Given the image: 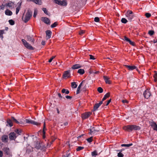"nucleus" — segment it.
Here are the masks:
<instances>
[{
  "mask_svg": "<svg viewBox=\"0 0 157 157\" xmlns=\"http://www.w3.org/2000/svg\"><path fill=\"white\" fill-rule=\"evenodd\" d=\"M128 42L131 45L133 46H135V43L134 42L132 41L131 40H130Z\"/></svg>",
  "mask_w": 157,
  "mask_h": 157,
  "instance_id": "48",
  "label": "nucleus"
},
{
  "mask_svg": "<svg viewBox=\"0 0 157 157\" xmlns=\"http://www.w3.org/2000/svg\"><path fill=\"white\" fill-rule=\"evenodd\" d=\"M110 95V93L109 92L107 93L104 96L103 98H102V101H104L107 98H109Z\"/></svg>",
  "mask_w": 157,
  "mask_h": 157,
  "instance_id": "26",
  "label": "nucleus"
},
{
  "mask_svg": "<svg viewBox=\"0 0 157 157\" xmlns=\"http://www.w3.org/2000/svg\"><path fill=\"white\" fill-rule=\"evenodd\" d=\"M14 5V3L12 2H9L5 4V6H8L10 7H12Z\"/></svg>",
  "mask_w": 157,
  "mask_h": 157,
  "instance_id": "24",
  "label": "nucleus"
},
{
  "mask_svg": "<svg viewBox=\"0 0 157 157\" xmlns=\"http://www.w3.org/2000/svg\"><path fill=\"white\" fill-rule=\"evenodd\" d=\"M65 98H67V99H71L72 98V97L71 96H66V97H65Z\"/></svg>",
  "mask_w": 157,
  "mask_h": 157,
  "instance_id": "62",
  "label": "nucleus"
},
{
  "mask_svg": "<svg viewBox=\"0 0 157 157\" xmlns=\"http://www.w3.org/2000/svg\"><path fill=\"white\" fill-rule=\"evenodd\" d=\"M8 140V136L7 135H3L2 137V140L3 142L6 143Z\"/></svg>",
  "mask_w": 157,
  "mask_h": 157,
  "instance_id": "15",
  "label": "nucleus"
},
{
  "mask_svg": "<svg viewBox=\"0 0 157 157\" xmlns=\"http://www.w3.org/2000/svg\"><path fill=\"white\" fill-rule=\"evenodd\" d=\"M71 86L72 88H75L77 86V85L76 84L75 82H73L71 83Z\"/></svg>",
  "mask_w": 157,
  "mask_h": 157,
  "instance_id": "28",
  "label": "nucleus"
},
{
  "mask_svg": "<svg viewBox=\"0 0 157 157\" xmlns=\"http://www.w3.org/2000/svg\"><path fill=\"white\" fill-rule=\"evenodd\" d=\"M62 77L63 78H68L71 77L70 70L66 71L64 72Z\"/></svg>",
  "mask_w": 157,
  "mask_h": 157,
  "instance_id": "7",
  "label": "nucleus"
},
{
  "mask_svg": "<svg viewBox=\"0 0 157 157\" xmlns=\"http://www.w3.org/2000/svg\"><path fill=\"white\" fill-rule=\"evenodd\" d=\"M145 16L147 18H149L151 16V14L148 13H147L145 14Z\"/></svg>",
  "mask_w": 157,
  "mask_h": 157,
  "instance_id": "47",
  "label": "nucleus"
},
{
  "mask_svg": "<svg viewBox=\"0 0 157 157\" xmlns=\"http://www.w3.org/2000/svg\"><path fill=\"white\" fill-rule=\"evenodd\" d=\"M103 78L106 83L108 84H111V82L110 80H109V78L108 77L105 76H103Z\"/></svg>",
  "mask_w": 157,
  "mask_h": 157,
  "instance_id": "17",
  "label": "nucleus"
},
{
  "mask_svg": "<svg viewBox=\"0 0 157 157\" xmlns=\"http://www.w3.org/2000/svg\"><path fill=\"white\" fill-rule=\"evenodd\" d=\"M122 102L124 104H128V101L126 100H122Z\"/></svg>",
  "mask_w": 157,
  "mask_h": 157,
  "instance_id": "53",
  "label": "nucleus"
},
{
  "mask_svg": "<svg viewBox=\"0 0 157 157\" xmlns=\"http://www.w3.org/2000/svg\"><path fill=\"white\" fill-rule=\"evenodd\" d=\"M89 56H90V59H93V60H94L95 59V58H94V57L92 55H90Z\"/></svg>",
  "mask_w": 157,
  "mask_h": 157,
  "instance_id": "56",
  "label": "nucleus"
},
{
  "mask_svg": "<svg viewBox=\"0 0 157 157\" xmlns=\"http://www.w3.org/2000/svg\"><path fill=\"white\" fill-rule=\"evenodd\" d=\"M54 2L56 4L63 6H66L67 4V1L66 0H63L62 1L54 0Z\"/></svg>",
  "mask_w": 157,
  "mask_h": 157,
  "instance_id": "5",
  "label": "nucleus"
},
{
  "mask_svg": "<svg viewBox=\"0 0 157 157\" xmlns=\"http://www.w3.org/2000/svg\"><path fill=\"white\" fill-rule=\"evenodd\" d=\"M100 105L98 103H96L94 105L93 111H95L97 110L98 109Z\"/></svg>",
  "mask_w": 157,
  "mask_h": 157,
  "instance_id": "25",
  "label": "nucleus"
},
{
  "mask_svg": "<svg viewBox=\"0 0 157 157\" xmlns=\"http://www.w3.org/2000/svg\"><path fill=\"white\" fill-rule=\"evenodd\" d=\"M41 145L40 143L37 144L36 147L38 149H40L41 147Z\"/></svg>",
  "mask_w": 157,
  "mask_h": 157,
  "instance_id": "41",
  "label": "nucleus"
},
{
  "mask_svg": "<svg viewBox=\"0 0 157 157\" xmlns=\"http://www.w3.org/2000/svg\"><path fill=\"white\" fill-rule=\"evenodd\" d=\"M98 154L96 151H94L91 153V155L92 156L95 157Z\"/></svg>",
  "mask_w": 157,
  "mask_h": 157,
  "instance_id": "32",
  "label": "nucleus"
},
{
  "mask_svg": "<svg viewBox=\"0 0 157 157\" xmlns=\"http://www.w3.org/2000/svg\"><path fill=\"white\" fill-rule=\"evenodd\" d=\"M133 145V144L132 143L128 144H122L121 145V146L122 147H129L130 146H132Z\"/></svg>",
  "mask_w": 157,
  "mask_h": 157,
  "instance_id": "31",
  "label": "nucleus"
},
{
  "mask_svg": "<svg viewBox=\"0 0 157 157\" xmlns=\"http://www.w3.org/2000/svg\"><path fill=\"white\" fill-rule=\"evenodd\" d=\"M58 95L60 99H61L62 98H63L64 99H65V98L64 97L63 98L62 97V96H61V95L60 93H58Z\"/></svg>",
  "mask_w": 157,
  "mask_h": 157,
  "instance_id": "57",
  "label": "nucleus"
},
{
  "mask_svg": "<svg viewBox=\"0 0 157 157\" xmlns=\"http://www.w3.org/2000/svg\"><path fill=\"white\" fill-rule=\"evenodd\" d=\"M52 32L50 30H47L46 31L47 39H49L51 37Z\"/></svg>",
  "mask_w": 157,
  "mask_h": 157,
  "instance_id": "18",
  "label": "nucleus"
},
{
  "mask_svg": "<svg viewBox=\"0 0 157 157\" xmlns=\"http://www.w3.org/2000/svg\"><path fill=\"white\" fill-rule=\"evenodd\" d=\"M121 151L118 153L117 154V156L118 157H123L124 156V155L121 153V151Z\"/></svg>",
  "mask_w": 157,
  "mask_h": 157,
  "instance_id": "43",
  "label": "nucleus"
},
{
  "mask_svg": "<svg viewBox=\"0 0 157 157\" xmlns=\"http://www.w3.org/2000/svg\"><path fill=\"white\" fill-rule=\"evenodd\" d=\"M94 21L96 22H98L100 21L99 18L98 17H95L94 19Z\"/></svg>",
  "mask_w": 157,
  "mask_h": 157,
  "instance_id": "50",
  "label": "nucleus"
},
{
  "mask_svg": "<svg viewBox=\"0 0 157 157\" xmlns=\"http://www.w3.org/2000/svg\"><path fill=\"white\" fill-rule=\"evenodd\" d=\"M121 22L124 24L126 23L127 22H128L127 20V19L125 18H122L121 19Z\"/></svg>",
  "mask_w": 157,
  "mask_h": 157,
  "instance_id": "35",
  "label": "nucleus"
},
{
  "mask_svg": "<svg viewBox=\"0 0 157 157\" xmlns=\"http://www.w3.org/2000/svg\"><path fill=\"white\" fill-rule=\"evenodd\" d=\"M9 139L10 140H15L17 136H16V133L14 132H11L9 134Z\"/></svg>",
  "mask_w": 157,
  "mask_h": 157,
  "instance_id": "9",
  "label": "nucleus"
},
{
  "mask_svg": "<svg viewBox=\"0 0 157 157\" xmlns=\"http://www.w3.org/2000/svg\"><path fill=\"white\" fill-rule=\"evenodd\" d=\"M21 8L19 6H17L16 9V13L17 14L18 13Z\"/></svg>",
  "mask_w": 157,
  "mask_h": 157,
  "instance_id": "49",
  "label": "nucleus"
},
{
  "mask_svg": "<svg viewBox=\"0 0 157 157\" xmlns=\"http://www.w3.org/2000/svg\"><path fill=\"white\" fill-rule=\"evenodd\" d=\"M58 25L57 23L56 22H55L53 24L51 25V27L53 28L56 27Z\"/></svg>",
  "mask_w": 157,
  "mask_h": 157,
  "instance_id": "40",
  "label": "nucleus"
},
{
  "mask_svg": "<svg viewBox=\"0 0 157 157\" xmlns=\"http://www.w3.org/2000/svg\"><path fill=\"white\" fill-rule=\"evenodd\" d=\"M4 33V30H0V37L2 39H3V34Z\"/></svg>",
  "mask_w": 157,
  "mask_h": 157,
  "instance_id": "29",
  "label": "nucleus"
},
{
  "mask_svg": "<svg viewBox=\"0 0 157 157\" xmlns=\"http://www.w3.org/2000/svg\"><path fill=\"white\" fill-rule=\"evenodd\" d=\"M42 10L44 11V13H45L46 14L48 15V11L45 8H43L42 9Z\"/></svg>",
  "mask_w": 157,
  "mask_h": 157,
  "instance_id": "44",
  "label": "nucleus"
},
{
  "mask_svg": "<svg viewBox=\"0 0 157 157\" xmlns=\"http://www.w3.org/2000/svg\"><path fill=\"white\" fill-rule=\"evenodd\" d=\"M22 131L21 130V129H17L15 130V132H16V133L18 134V135H21Z\"/></svg>",
  "mask_w": 157,
  "mask_h": 157,
  "instance_id": "30",
  "label": "nucleus"
},
{
  "mask_svg": "<svg viewBox=\"0 0 157 157\" xmlns=\"http://www.w3.org/2000/svg\"><path fill=\"white\" fill-rule=\"evenodd\" d=\"M12 121H13V120L11 119V120L9 119H7L6 121L7 123L6 125H9V126L10 127L13 126V124L12 122Z\"/></svg>",
  "mask_w": 157,
  "mask_h": 157,
  "instance_id": "20",
  "label": "nucleus"
},
{
  "mask_svg": "<svg viewBox=\"0 0 157 157\" xmlns=\"http://www.w3.org/2000/svg\"><path fill=\"white\" fill-rule=\"evenodd\" d=\"M69 151H67L65 155H63V157H68L70 155V154L69 153Z\"/></svg>",
  "mask_w": 157,
  "mask_h": 157,
  "instance_id": "37",
  "label": "nucleus"
},
{
  "mask_svg": "<svg viewBox=\"0 0 157 157\" xmlns=\"http://www.w3.org/2000/svg\"><path fill=\"white\" fill-rule=\"evenodd\" d=\"M21 41L23 43V44L24 46L27 48L29 49L30 50H33V48L32 47L31 45L29 43L27 42V41L24 39H22Z\"/></svg>",
  "mask_w": 157,
  "mask_h": 157,
  "instance_id": "4",
  "label": "nucleus"
},
{
  "mask_svg": "<svg viewBox=\"0 0 157 157\" xmlns=\"http://www.w3.org/2000/svg\"><path fill=\"white\" fill-rule=\"evenodd\" d=\"M11 119L13 120V122H14L17 124H23V123L22 121H21L19 122L13 117H11Z\"/></svg>",
  "mask_w": 157,
  "mask_h": 157,
  "instance_id": "19",
  "label": "nucleus"
},
{
  "mask_svg": "<svg viewBox=\"0 0 157 157\" xmlns=\"http://www.w3.org/2000/svg\"><path fill=\"white\" fill-rule=\"evenodd\" d=\"M148 33L150 36H152L154 34V32L153 30H149L148 32Z\"/></svg>",
  "mask_w": 157,
  "mask_h": 157,
  "instance_id": "42",
  "label": "nucleus"
},
{
  "mask_svg": "<svg viewBox=\"0 0 157 157\" xmlns=\"http://www.w3.org/2000/svg\"><path fill=\"white\" fill-rule=\"evenodd\" d=\"M111 99H110L107 102V103L106 102H105L104 103V104L106 106L108 105L109 103L111 101Z\"/></svg>",
  "mask_w": 157,
  "mask_h": 157,
  "instance_id": "46",
  "label": "nucleus"
},
{
  "mask_svg": "<svg viewBox=\"0 0 157 157\" xmlns=\"http://www.w3.org/2000/svg\"><path fill=\"white\" fill-rule=\"evenodd\" d=\"M26 37L27 38V40L28 41L31 42L33 44H34L35 42V40L33 37V36L30 35H27Z\"/></svg>",
  "mask_w": 157,
  "mask_h": 157,
  "instance_id": "14",
  "label": "nucleus"
},
{
  "mask_svg": "<svg viewBox=\"0 0 157 157\" xmlns=\"http://www.w3.org/2000/svg\"><path fill=\"white\" fill-rule=\"evenodd\" d=\"M85 82V80H84L82 81L80 83V84L78 86H80L81 87V86H82V83L84 82Z\"/></svg>",
  "mask_w": 157,
  "mask_h": 157,
  "instance_id": "61",
  "label": "nucleus"
},
{
  "mask_svg": "<svg viewBox=\"0 0 157 157\" xmlns=\"http://www.w3.org/2000/svg\"><path fill=\"white\" fill-rule=\"evenodd\" d=\"M124 66L128 69V70L132 71L135 69H136V70L138 71V69L137 67L135 66H129L127 65H124Z\"/></svg>",
  "mask_w": 157,
  "mask_h": 157,
  "instance_id": "12",
  "label": "nucleus"
},
{
  "mask_svg": "<svg viewBox=\"0 0 157 157\" xmlns=\"http://www.w3.org/2000/svg\"><path fill=\"white\" fill-rule=\"evenodd\" d=\"M5 14L8 16H11L12 14V11L8 9H7L5 11Z\"/></svg>",
  "mask_w": 157,
  "mask_h": 157,
  "instance_id": "23",
  "label": "nucleus"
},
{
  "mask_svg": "<svg viewBox=\"0 0 157 157\" xmlns=\"http://www.w3.org/2000/svg\"><path fill=\"white\" fill-rule=\"evenodd\" d=\"M5 6V4L4 5L2 4L1 6H0V8L1 9L3 10L4 8V7Z\"/></svg>",
  "mask_w": 157,
  "mask_h": 157,
  "instance_id": "58",
  "label": "nucleus"
},
{
  "mask_svg": "<svg viewBox=\"0 0 157 157\" xmlns=\"http://www.w3.org/2000/svg\"><path fill=\"white\" fill-rule=\"evenodd\" d=\"M77 72L80 75H83L85 73L84 70L83 69H80L78 70Z\"/></svg>",
  "mask_w": 157,
  "mask_h": 157,
  "instance_id": "27",
  "label": "nucleus"
},
{
  "mask_svg": "<svg viewBox=\"0 0 157 157\" xmlns=\"http://www.w3.org/2000/svg\"><path fill=\"white\" fill-rule=\"evenodd\" d=\"M5 154L9 156H12L11 152L10 151L9 148L7 147H4L3 149Z\"/></svg>",
  "mask_w": 157,
  "mask_h": 157,
  "instance_id": "8",
  "label": "nucleus"
},
{
  "mask_svg": "<svg viewBox=\"0 0 157 157\" xmlns=\"http://www.w3.org/2000/svg\"><path fill=\"white\" fill-rule=\"evenodd\" d=\"M91 114L92 113L90 112H85L82 114V118L83 120L85 119L88 118Z\"/></svg>",
  "mask_w": 157,
  "mask_h": 157,
  "instance_id": "10",
  "label": "nucleus"
},
{
  "mask_svg": "<svg viewBox=\"0 0 157 157\" xmlns=\"http://www.w3.org/2000/svg\"><path fill=\"white\" fill-rule=\"evenodd\" d=\"M32 11L30 10H28L24 21L25 23H27L30 19L32 16Z\"/></svg>",
  "mask_w": 157,
  "mask_h": 157,
  "instance_id": "3",
  "label": "nucleus"
},
{
  "mask_svg": "<svg viewBox=\"0 0 157 157\" xmlns=\"http://www.w3.org/2000/svg\"><path fill=\"white\" fill-rule=\"evenodd\" d=\"M25 121L26 123L29 124H33V121L32 120H29L28 119H26Z\"/></svg>",
  "mask_w": 157,
  "mask_h": 157,
  "instance_id": "38",
  "label": "nucleus"
},
{
  "mask_svg": "<svg viewBox=\"0 0 157 157\" xmlns=\"http://www.w3.org/2000/svg\"><path fill=\"white\" fill-rule=\"evenodd\" d=\"M155 72L156 73L154 75V78L155 77V78H157V72H156V71H155Z\"/></svg>",
  "mask_w": 157,
  "mask_h": 157,
  "instance_id": "64",
  "label": "nucleus"
},
{
  "mask_svg": "<svg viewBox=\"0 0 157 157\" xmlns=\"http://www.w3.org/2000/svg\"><path fill=\"white\" fill-rule=\"evenodd\" d=\"M3 155V153L2 151L0 150V157H2Z\"/></svg>",
  "mask_w": 157,
  "mask_h": 157,
  "instance_id": "63",
  "label": "nucleus"
},
{
  "mask_svg": "<svg viewBox=\"0 0 157 157\" xmlns=\"http://www.w3.org/2000/svg\"><path fill=\"white\" fill-rule=\"evenodd\" d=\"M90 132L89 133L90 134H95L97 132H98L99 131V130L96 127L91 126L89 129Z\"/></svg>",
  "mask_w": 157,
  "mask_h": 157,
  "instance_id": "6",
  "label": "nucleus"
},
{
  "mask_svg": "<svg viewBox=\"0 0 157 157\" xmlns=\"http://www.w3.org/2000/svg\"><path fill=\"white\" fill-rule=\"evenodd\" d=\"M27 1L33 2L36 4L41 5L42 2L41 0H26Z\"/></svg>",
  "mask_w": 157,
  "mask_h": 157,
  "instance_id": "16",
  "label": "nucleus"
},
{
  "mask_svg": "<svg viewBox=\"0 0 157 157\" xmlns=\"http://www.w3.org/2000/svg\"><path fill=\"white\" fill-rule=\"evenodd\" d=\"M92 138H93V137H91L89 138H87V140L88 142L90 143V142H92L93 140Z\"/></svg>",
  "mask_w": 157,
  "mask_h": 157,
  "instance_id": "45",
  "label": "nucleus"
},
{
  "mask_svg": "<svg viewBox=\"0 0 157 157\" xmlns=\"http://www.w3.org/2000/svg\"><path fill=\"white\" fill-rule=\"evenodd\" d=\"M123 128L124 130L129 132H131L133 130H137L140 129V127L135 125H128L124 127Z\"/></svg>",
  "mask_w": 157,
  "mask_h": 157,
  "instance_id": "1",
  "label": "nucleus"
},
{
  "mask_svg": "<svg viewBox=\"0 0 157 157\" xmlns=\"http://www.w3.org/2000/svg\"><path fill=\"white\" fill-rule=\"evenodd\" d=\"M41 21L44 23L50 25V21L49 19L46 17H42L41 18Z\"/></svg>",
  "mask_w": 157,
  "mask_h": 157,
  "instance_id": "13",
  "label": "nucleus"
},
{
  "mask_svg": "<svg viewBox=\"0 0 157 157\" xmlns=\"http://www.w3.org/2000/svg\"><path fill=\"white\" fill-rule=\"evenodd\" d=\"M143 95L145 98L148 99L151 96V94L150 91L147 89L144 91Z\"/></svg>",
  "mask_w": 157,
  "mask_h": 157,
  "instance_id": "11",
  "label": "nucleus"
},
{
  "mask_svg": "<svg viewBox=\"0 0 157 157\" xmlns=\"http://www.w3.org/2000/svg\"><path fill=\"white\" fill-rule=\"evenodd\" d=\"M151 126L153 127L154 130L157 131V124L155 122H152Z\"/></svg>",
  "mask_w": 157,
  "mask_h": 157,
  "instance_id": "22",
  "label": "nucleus"
},
{
  "mask_svg": "<svg viewBox=\"0 0 157 157\" xmlns=\"http://www.w3.org/2000/svg\"><path fill=\"white\" fill-rule=\"evenodd\" d=\"M81 87L79 86L77 88V91H76V94H78L79 93H80V89Z\"/></svg>",
  "mask_w": 157,
  "mask_h": 157,
  "instance_id": "52",
  "label": "nucleus"
},
{
  "mask_svg": "<svg viewBox=\"0 0 157 157\" xmlns=\"http://www.w3.org/2000/svg\"><path fill=\"white\" fill-rule=\"evenodd\" d=\"M124 40L126 42H128L130 40V39L129 38H128V37H126V36H125L124 37Z\"/></svg>",
  "mask_w": 157,
  "mask_h": 157,
  "instance_id": "51",
  "label": "nucleus"
},
{
  "mask_svg": "<svg viewBox=\"0 0 157 157\" xmlns=\"http://www.w3.org/2000/svg\"><path fill=\"white\" fill-rule=\"evenodd\" d=\"M9 24L12 25H14L15 24L14 21L12 19L9 20Z\"/></svg>",
  "mask_w": 157,
  "mask_h": 157,
  "instance_id": "36",
  "label": "nucleus"
},
{
  "mask_svg": "<svg viewBox=\"0 0 157 157\" xmlns=\"http://www.w3.org/2000/svg\"><path fill=\"white\" fill-rule=\"evenodd\" d=\"M40 124H41L40 123H38V122H35L34 121H33V124L36 125L37 126H40Z\"/></svg>",
  "mask_w": 157,
  "mask_h": 157,
  "instance_id": "39",
  "label": "nucleus"
},
{
  "mask_svg": "<svg viewBox=\"0 0 157 157\" xmlns=\"http://www.w3.org/2000/svg\"><path fill=\"white\" fill-rule=\"evenodd\" d=\"M126 16L127 17L128 20L131 21L133 18L134 15L133 13L130 10H128L125 14Z\"/></svg>",
  "mask_w": 157,
  "mask_h": 157,
  "instance_id": "2",
  "label": "nucleus"
},
{
  "mask_svg": "<svg viewBox=\"0 0 157 157\" xmlns=\"http://www.w3.org/2000/svg\"><path fill=\"white\" fill-rule=\"evenodd\" d=\"M37 14V12H36L35 10L34 11V14H33V17H35L36 16Z\"/></svg>",
  "mask_w": 157,
  "mask_h": 157,
  "instance_id": "60",
  "label": "nucleus"
},
{
  "mask_svg": "<svg viewBox=\"0 0 157 157\" xmlns=\"http://www.w3.org/2000/svg\"><path fill=\"white\" fill-rule=\"evenodd\" d=\"M47 129L46 128V127H43V134H45V131Z\"/></svg>",
  "mask_w": 157,
  "mask_h": 157,
  "instance_id": "55",
  "label": "nucleus"
},
{
  "mask_svg": "<svg viewBox=\"0 0 157 157\" xmlns=\"http://www.w3.org/2000/svg\"><path fill=\"white\" fill-rule=\"evenodd\" d=\"M56 138L54 137L53 136H52L51 137V140L52 141V142H53L56 139Z\"/></svg>",
  "mask_w": 157,
  "mask_h": 157,
  "instance_id": "59",
  "label": "nucleus"
},
{
  "mask_svg": "<svg viewBox=\"0 0 157 157\" xmlns=\"http://www.w3.org/2000/svg\"><path fill=\"white\" fill-rule=\"evenodd\" d=\"M98 91L100 93H102L103 89L101 87H98L97 89Z\"/></svg>",
  "mask_w": 157,
  "mask_h": 157,
  "instance_id": "34",
  "label": "nucleus"
},
{
  "mask_svg": "<svg viewBox=\"0 0 157 157\" xmlns=\"http://www.w3.org/2000/svg\"><path fill=\"white\" fill-rule=\"evenodd\" d=\"M84 148V147H83L79 146L77 147L76 149L77 151H79L83 149Z\"/></svg>",
  "mask_w": 157,
  "mask_h": 157,
  "instance_id": "33",
  "label": "nucleus"
},
{
  "mask_svg": "<svg viewBox=\"0 0 157 157\" xmlns=\"http://www.w3.org/2000/svg\"><path fill=\"white\" fill-rule=\"evenodd\" d=\"M81 67V66L80 64H76L73 65L71 67V68L72 69H75L79 68Z\"/></svg>",
  "mask_w": 157,
  "mask_h": 157,
  "instance_id": "21",
  "label": "nucleus"
},
{
  "mask_svg": "<svg viewBox=\"0 0 157 157\" xmlns=\"http://www.w3.org/2000/svg\"><path fill=\"white\" fill-rule=\"evenodd\" d=\"M53 142H52V140H51V141L50 142V144L48 143L47 144V147H49L50 145L52 144Z\"/></svg>",
  "mask_w": 157,
  "mask_h": 157,
  "instance_id": "54",
  "label": "nucleus"
}]
</instances>
